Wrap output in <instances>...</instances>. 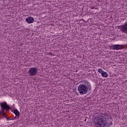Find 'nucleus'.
Instances as JSON below:
<instances>
[{"label": "nucleus", "instance_id": "f257e3e1", "mask_svg": "<svg viewBox=\"0 0 127 127\" xmlns=\"http://www.w3.org/2000/svg\"><path fill=\"white\" fill-rule=\"evenodd\" d=\"M96 118L95 126L97 127H110L112 124V118L106 114L99 113Z\"/></svg>", "mask_w": 127, "mask_h": 127}, {"label": "nucleus", "instance_id": "f03ea898", "mask_svg": "<svg viewBox=\"0 0 127 127\" xmlns=\"http://www.w3.org/2000/svg\"><path fill=\"white\" fill-rule=\"evenodd\" d=\"M77 90L81 95H85L88 93V86L85 84H80L78 86Z\"/></svg>", "mask_w": 127, "mask_h": 127}, {"label": "nucleus", "instance_id": "7ed1b4c3", "mask_svg": "<svg viewBox=\"0 0 127 127\" xmlns=\"http://www.w3.org/2000/svg\"><path fill=\"white\" fill-rule=\"evenodd\" d=\"M0 105L1 108L0 114H1V115H3V116H4V115H5V114L4 113V110H9V106L7 105V104H6V102L1 103Z\"/></svg>", "mask_w": 127, "mask_h": 127}, {"label": "nucleus", "instance_id": "20e7f679", "mask_svg": "<svg viewBox=\"0 0 127 127\" xmlns=\"http://www.w3.org/2000/svg\"><path fill=\"white\" fill-rule=\"evenodd\" d=\"M38 70L36 67H31L28 70V73L30 76H36Z\"/></svg>", "mask_w": 127, "mask_h": 127}, {"label": "nucleus", "instance_id": "39448f33", "mask_svg": "<svg viewBox=\"0 0 127 127\" xmlns=\"http://www.w3.org/2000/svg\"><path fill=\"white\" fill-rule=\"evenodd\" d=\"M98 72L99 73H100V74L102 75V77H103L104 78H108L109 74H108V73H107V72L104 71V70H103L101 68L98 69Z\"/></svg>", "mask_w": 127, "mask_h": 127}, {"label": "nucleus", "instance_id": "423d86ee", "mask_svg": "<svg viewBox=\"0 0 127 127\" xmlns=\"http://www.w3.org/2000/svg\"><path fill=\"white\" fill-rule=\"evenodd\" d=\"M111 47L114 49V50H119L120 49H124V46H123V45H114L112 46Z\"/></svg>", "mask_w": 127, "mask_h": 127}, {"label": "nucleus", "instance_id": "0eeeda50", "mask_svg": "<svg viewBox=\"0 0 127 127\" xmlns=\"http://www.w3.org/2000/svg\"><path fill=\"white\" fill-rule=\"evenodd\" d=\"M26 21L28 22V23H33L34 22V18L33 17H28L26 19Z\"/></svg>", "mask_w": 127, "mask_h": 127}, {"label": "nucleus", "instance_id": "6e6552de", "mask_svg": "<svg viewBox=\"0 0 127 127\" xmlns=\"http://www.w3.org/2000/svg\"><path fill=\"white\" fill-rule=\"evenodd\" d=\"M14 114H15V115L17 116V117H19L20 114H19V112L17 110H16L14 111Z\"/></svg>", "mask_w": 127, "mask_h": 127}, {"label": "nucleus", "instance_id": "1a4fd4ad", "mask_svg": "<svg viewBox=\"0 0 127 127\" xmlns=\"http://www.w3.org/2000/svg\"><path fill=\"white\" fill-rule=\"evenodd\" d=\"M49 55H52V53H50Z\"/></svg>", "mask_w": 127, "mask_h": 127}, {"label": "nucleus", "instance_id": "9d476101", "mask_svg": "<svg viewBox=\"0 0 127 127\" xmlns=\"http://www.w3.org/2000/svg\"><path fill=\"white\" fill-rule=\"evenodd\" d=\"M86 83H88V81H86Z\"/></svg>", "mask_w": 127, "mask_h": 127}]
</instances>
